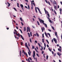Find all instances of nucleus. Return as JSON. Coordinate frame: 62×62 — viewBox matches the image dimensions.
<instances>
[{"label": "nucleus", "instance_id": "nucleus-1", "mask_svg": "<svg viewBox=\"0 0 62 62\" xmlns=\"http://www.w3.org/2000/svg\"><path fill=\"white\" fill-rule=\"evenodd\" d=\"M38 19L39 20L40 22L41 23H41L42 22V23H43V24H44V21L43 20H42L40 19V18H38Z\"/></svg>", "mask_w": 62, "mask_h": 62}, {"label": "nucleus", "instance_id": "nucleus-2", "mask_svg": "<svg viewBox=\"0 0 62 62\" xmlns=\"http://www.w3.org/2000/svg\"><path fill=\"white\" fill-rule=\"evenodd\" d=\"M33 57L34 58V59L35 60V51H34L33 52Z\"/></svg>", "mask_w": 62, "mask_h": 62}, {"label": "nucleus", "instance_id": "nucleus-3", "mask_svg": "<svg viewBox=\"0 0 62 62\" xmlns=\"http://www.w3.org/2000/svg\"><path fill=\"white\" fill-rule=\"evenodd\" d=\"M53 40H54V41L56 43L57 42V39L55 38H53Z\"/></svg>", "mask_w": 62, "mask_h": 62}, {"label": "nucleus", "instance_id": "nucleus-4", "mask_svg": "<svg viewBox=\"0 0 62 62\" xmlns=\"http://www.w3.org/2000/svg\"><path fill=\"white\" fill-rule=\"evenodd\" d=\"M59 48H60V49L58 48V50L59 51H60V52H61V46H60Z\"/></svg>", "mask_w": 62, "mask_h": 62}, {"label": "nucleus", "instance_id": "nucleus-5", "mask_svg": "<svg viewBox=\"0 0 62 62\" xmlns=\"http://www.w3.org/2000/svg\"><path fill=\"white\" fill-rule=\"evenodd\" d=\"M25 45L26 47H27V48H28V49H29V47H28V46H27V43L26 42L25 43Z\"/></svg>", "mask_w": 62, "mask_h": 62}, {"label": "nucleus", "instance_id": "nucleus-6", "mask_svg": "<svg viewBox=\"0 0 62 62\" xmlns=\"http://www.w3.org/2000/svg\"><path fill=\"white\" fill-rule=\"evenodd\" d=\"M20 6L21 7V8H22L23 10V4H21Z\"/></svg>", "mask_w": 62, "mask_h": 62}, {"label": "nucleus", "instance_id": "nucleus-7", "mask_svg": "<svg viewBox=\"0 0 62 62\" xmlns=\"http://www.w3.org/2000/svg\"><path fill=\"white\" fill-rule=\"evenodd\" d=\"M16 35L17 36H18V37H20V34L19 33H18V34H17V33H16Z\"/></svg>", "mask_w": 62, "mask_h": 62}, {"label": "nucleus", "instance_id": "nucleus-8", "mask_svg": "<svg viewBox=\"0 0 62 62\" xmlns=\"http://www.w3.org/2000/svg\"><path fill=\"white\" fill-rule=\"evenodd\" d=\"M27 28H28V30H29V32H30V27H27Z\"/></svg>", "mask_w": 62, "mask_h": 62}, {"label": "nucleus", "instance_id": "nucleus-9", "mask_svg": "<svg viewBox=\"0 0 62 62\" xmlns=\"http://www.w3.org/2000/svg\"><path fill=\"white\" fill-rule=\"evenodd\" d=\"M41 29L42 30V32H43V30H45V28H44V27H43V28H42Z\"/></svg>", "mask_w": 62, "mask_h": 62}, {"label": "nucleus", "instance_id": "nucleus-10", "mask_svg": "<svg viewBox=\"0 0 62 62\" xmlns=\"http://www.w3.org/2000/svg\"><path fill=\"white\" fill-rule=\"evenodd\" d=\"M19 55L20 56H21V55H22V51H20Z\"/></svg>", "mask_w": 62, "mask_h": 62}, {"label": "nucleus", "instance_id": "nucleus-11", "mask_svg": "<svg viewBox=\"0 0 62 62\" xmlns=\"http://www.w3.org/2000/svg\"><path fill=\"white\" fill-rule=\"evenodd\" d=\"M21 39H22L23 40H24V38H23V36L22 35H21Z\"/></svg>", "mask_w": 62, "mask_h": 62}, {"label": "nucleus", "instance_id": "nucleus-12", "mask_svg": "<svg viewBox=\"0 0 62 62\" xmlns=\"http://www.w3.org/2000/svg\"><path fill=\"white\" fill-rule=\"evenodd\" d=\"M44 9L45 11V12L46 14H47V11H47V10H46V9H45V8H44Z\"/></svg>", "mask_w": 62, "mask_h": 62}, {"label": "nucleus", "instance_id": "nucleus-13", "mask_svg": "<svg viewBox=\"0 0 62 62\" xmlns=\"http://www.w3.org/2000/svg\"><path fill=\"white\" fill-rule=\"evenodd\" d=\"M47 16H48V17L49 18H50V15H49V12H48V11H47Z\"/></svg>", "mask_w": 62, "mask_h": 62}, {"label": "nucleus", "instance_id": "nucleus-14", "mask_svg": "<svg viewBox=\"0 0 62 62\" xmlns=\"http://www.w3.org/2000/svg\"><path fill=\"white\" fill-rule=\"evenodd\" d=\"M28 54L30 56V55H31V53H30L29 52H28Z\"/></svg>", "mask_w": 62, "mask_h": 62}, {"label": "nucleus", "instance_id": "nucleus-15", "mask_svg": "<svg viewBox=\"0 0 62 62\" xmlns=\"http://www.w3.org/2000/svg\"><path fill=\"white\" fill-rule=\"evenodd\" d=\"M26 30V27H25L24 28V31H25Z\"/></svg>", "mask_w": 62, "mask_h": 62}, {"label": "nucleus", "instance_id": "nucleus-16", "mask_svg": "<svg viewBox=\"0 0 62 62\" xmlns=\"http://www.w3.org/2000/svg\"><path fill=\"white\" fill-rule=\"evenodd\" d=\"M7 3L8 4V7H9V6H10V3H8V2H7Z\"/></svg>", "mask_w": 62, "mask_h": 62}, {"label": "nucleus", "instance_id": "nucleus-17", "mask_svg": "<svg viewBox=\"0 0 62 62\" xmlns=\"http://www.w3.org/2000/svg\"><path fill=\"white\" fill-rule=\"evenodd\" d=\"M35 10L36 12H37V13H38V11H37V7H35Z\"/></svg>", "mask_w": 62, "mask_h": 62}, {"label": "nucleus", "instance_id": "nucleus-18", "mask_svg": "<svg viewBox=\"0 0 62 62\" xmlns=\"http://www.w3.org/2000/svg\"><path fill=\"white\" fill-rule=\"evenodd\" d=\"M37 24H38V25H40V24H39V22H38V21H37Z\"/></svg>", "mask_w": 62, "mask_h": 62}, {"label": "nucleus", "instance_id": "nucleus-19", "mask_svg": "<svg viewBox=\"0 0 62 62\" xmlns=\"http://www.w3.org/2000/svg\"><path fill=\"white\" fill-rule=\"evenodd\" d=\"M17 7H18V8H20V6H19V3H17Z\"/></svg>", "mask_w": 62, "mask_h": 62}, {"label": "nucleus", "instance_id": "nucleus-20", "mask_svg": "<svg viewBox=\"0 0 62 62\" xmlns=\"http://www.w3.org/2000/svg\"><path fill=\"white\" fill-rule=\"evenodd\" d=\"M38 45L39 46V47H41V45H40V44L39 43H38Z\"/></svg>", "mask_w": 62, "mask_h": 62}, {"label": "nucleus", "instance_id": "nucleus-21", "mask_svg": "<svg viewBox=\"0 0 62 62\" xmlns=\"http://www.w3.org/2000/svg\"><path fill=\"white\" fill-rule=\"evenodd\" d=\"M53 4H56V2L55 1H53Z\"/></svg>", "mask_w": 62, "mask_h": 62}, {"label": "nucleus", "instance_id": "nucleus-22", "mask_svg": "<svg viewBox=\"0 0 62 62\" xmlns=\"http://www.w3.org/2000/svg\"><path fill=\"white\" fill-rule=\"evenodd\" d=\"M54 13L55 14H56V15L57 14V13H56V12L55 11V10H54Z\"/></svg>", "mask_w": 62, "mask_h": 62}, {"label": "nucleus", "instance_id": "nucleus-23", "mask_svg": "<svg viewBox=\"0 0 62 62\" xmlns=\"http://www.w3.org/2000/svg\"><path fill=\"white\" fill-rule=\"evenodd\" d=\"M44 24L45 25V26L46 27H47V24H46L45 23H44Z\"/></svg>", "mask_w": 62, "mask_h": 62}, {"label": "nucleus", "instance_id": "nucleus-24", "mask_svg": "<svg viewBox=\"0 0 62 62\" xmlns=\"http://www.w3.org/2000/svg\"><path fill=\"white\" fill-rule=\"evenodd\" d=\"M57 54L58 55H59V56H60V53H59V52L57 53Z\"/></svg>", "mask_w": 62, "mask_h": 62}, {"label": "nucleus", "instance_id": "nucleus-25", "mask_svg": "<svg viewBox=\"0 0 62 62\" xmlns=\"http://www.w3.org/2000/svg\"><path fill=\"white\" fill-rule=\"evenodd\" d=\"M47 35H49V37H51V35L50 33H47Z\"/></svg>", "mask_w": 62, "mask_h": 62}, {"label": "nucleus", "instance_id": "nucleus-26", "mask_svg": "<svg viewBox=\"0 0 62 62\" xmlns=\"http://www.w3.org/2000/svg\"><path fill=\"white\" fill-rule=\"evenodd\" d=\"M54 8L55 9H56V6H54Z\"/></svg>", "mask_w": 62, "mask_h": 62}, {"label": "nucleus", "instance_id": "nucleus-27", "mask_svg": "<svg viewBox=\"0 0 62 62\" xmlns=\"http://www.w3.org/2000/svg\"><path fill=\"white\" fill-rule=\"evenodd\" d=\"M42 42L43 43H44V39L43 38L42 39Z\"/></svg>", "mask_w": 62, "mask_h": 62}, {"label": "nucleus", "instance_id": "nucleus-28", "mask_svg": "<svg viewBox=\"0 0 62 62\" xmlns=\"http://www.w3.org/2000/svg\"><path fill=\"white\" fill-rule=\"evenodd\" d=\"M42 38H44V33H43L42 34Z\"/></svg>", "mask_w": 62, "mask_h": 62}, {"label": "nucleus", "instance_id": "nucleus-29", "mask_svg": "<svg viewBox=\"0 0 62 62\" xmlns=\"http://www.w3.org/2000/svg\"><path fill=\"white\" fill-rule=\"evenodd\" d=\"M36 34L37 36V37H39V35L37 33H36Z\"/></svg>", "mask_w": 62, "mask_h": 62}, {"label": "nucleus", "instance_id": "nucleus-30", "mask_svg": "<svg viewBox=\"0 0 62 62\" xmlns=\"http://www.w3.org/2000/svg\"><path fill=\"white\" fill-rule=\"evenodd\" d=\"M52 28L53 29V30H55V29H54V27H53L52 26Z\"/></svg>", "mask_w": 62, "mask_h": 62}, {"label": "nucleus", "instance_id": "nucleus-31", "mask_svg": "<svg viewBox=\"0 0 62 62\" xmlns=\"http://www.w3.org/2000/svg\"><path fill=\"white\" fill-rule=\"evenodd\" d=\"M32 49H34L35 48V47L34 46H32Z\"/></svg>", "mask_w": 62, "mask_h": 62}, {"label": "nucleus", "instance_id": "nucleus-32", "mask_svg": "<svg viewBox=\"0 0 62 62\" xmlns=\"http://www.w3.org/2000/svg\"><path fill=\"white\" fill-rule=\"evenodd\" d=\"M14 30L16 32V33H17V30H16V29H14Z\"/></svg>", "mask_w": 62, "mask_h": 62}, {"label": "nucleus", "instance_id": "nucleus-33", "mask_svg": "<svg viewBox=\"0 0 62 62\" xmlns=\"http://www.w3.org/2000/svg\"><path fill=\"white\" fill-rule=\"evenodd\" d=\"M45 35L46 36V38H49V37H48V35H47V34H46Z\"/></svg>", "mask_w": 62, "mask_h": 62}, {"label": "nucleus", "instance_id": "nucleus-34", "mask_svg": "<svg viewBox=\"0 0 62 62\" xmlns=\"http://www.w3.org/2000/svg\"><path fill=\"white\" fill-rule=\"evenodd\" d=\"M28 8L29 9H30V7H29V5H28Z\"/></svg>", "mask_w": 62, "mask_h": 62}, {"label": "nucleus", "instance_id": "nucleus-35", "mask_svg": "<svg viewBox=\"0 0 62 62\" xmlns=\"http://www.w3.org/2000/svg\"><path fill=\"white\" fill-rule=\"evenodd\" d=\"M49 21L50 23H52V20H49Z\"/></svg>", "mask_w": 62, "mask_h": 62}, {"label": "nucleus", "instance_id": "nucleus-36", "mask_svg": "<svg viewBox=\"0 0 62 62\" xmlns=\"http://www.w3.org/2000/svg\"><path fill=\"white\" fill-rule=\"evenodd\" d=\"M19 30L21 32L22 34H23V32H22V30H21V29H20Z\"/></svg>", "mask_w": 62, "mask_h": 62}, {"label": "nucleus", "instance_id": "nucleus-37", "mask_svg": "<svg viewBox=\"0 0 62 62\" xmlns=\"http://www.w3.org/2000/svg\"><path fill=\"white\" fill-rule=\"evenodd\" d=\"M30 42H31V43H32V40H31V39L30 38Z\"/></svg>", "mask_w": 62, "mask_h": 62}, {"label": "nucleus", "instance_id": "nucleus-38", "mask_svg": "<svg viewBox=\"0 0 62 62\" xmlns=\"http://www.w3.org/2000/svg\"><path fill=\"white\" fill-rule=\"evenodd\" d=\"M30 35H31V37H32V32H30Z\"/></svg>", "mask_w": 62, "mask_h": 62}, {"label": "nucleus", "instance_id": "nucleus-39", "mask_svg": "<svg viewBox=\"0 0 62 62\" xmlns=\"http://www.w3.org/2000/svg\"><path fill=\"white\" fill-rule=\"evenodd\" d=\"M27 49H29V52L30 53H31V51H30V49H29V48H27Z\"/></svg>", "mask_w": 62, "mask_h": 62}, {"label": "nucleus", "instance_id": "nucleus-40", "mask_svg": "<svg viewBox=\"0 0 62 62\" xmlns=\"http://www.w3.org/2000/svg\"><path fill=\"white\" fill-rule=\"evenodd\" d=\"M27 49H29V52L30 53H31V51H30V49H29V48H27Z\"/></svg>", "mask_w": 62, "mask_h": 62}, {"label": "nucleus", "instance_id": "nucleus-41", "mask_svg": "<svg viewBox=\"0 0 62 62\" xmlns=\"http://www.w3.org/2000/svg\"><path fill=\"white\" fill-rule=\"evenodd\" d=\"M46 41L47 42L48 44H49V41H48L47 39L46 40Z\"/></svg>", "mask_w": 62, "mask_h": 62}, {"label": "nucleus", "instance_id": "nucleus-42", "mask_svg": "<svg viewBox=\"0 0 62 62\" xmlns=\"http://www.w3.org/2000/svg\"><path fill=\"white\" fill-rule=\"evenodd\" d=\"M48 50H49L50 51V52H51L52 51V50L50 49V48H48Z\"/></svg>", "mask_w": 62, "mask_h": 62}, {"label": "nucleus", "instance_id": "nucleus-43", "mask_svg": "<svg viewBox=\"0 0 62 62\" xmlns=\"http://www.w3.org/2000/svg\"><path fill=\"white\" fill-rule=\"evenodd\" d=\"M44 45L45 47V48H46V44H45V43H44Z\"/></svg>", "mask_w": 62, "mask_h": 62}, {"label": "nucleus", "instance_id": "nucleus-44", "mask_svg": "<svg viewBox=\"0 0 62 62\" xmlns=\"http://www.w3.org/2000/svg\"><path fill=\"white\" fill-rule=\"evenodd\" d=\"M29 59L31 60V61H32V59L30 57L29 58Z\"/></svg>", "mask_w": 62, "mask_h": 62}, {"label": "nucleus", "instance_id": "nucleus-45", "mask_svg": "<svg viewBox=\"0 0 62 62\" xmlns=\"http://www.w3.org/2000/svg\"><path fill=\"white\" fill-rule=\"evenodd\" d=\"M48 55H47L46 56V59L47 60L48 59Z\"/></svg>", "mask_w": 62, "mask_h": 62}, {"label": "nucleus", "instance_id": "nucleus-46", "mask_svg": "<svg viewBox=\"0 0 62 62\" xmlns=\"http://www.w3.org/2000/svg\"><path fill=\"white\" fill-rule=\"evenodd\" d=\"M55 36H57V32H55Z\"/></svg>", "mask_w": 62, "mask_h": 62}, {"label": "nucleus", "instance_id": "nucleus-47", "mask_svg": "<svg viewBox=\"0 0 62 62\" xmlns=\"http://www.w3.org/2000/svg\"><path fill=\"white\" fill-rule=\"evenodd\" d=\"M37 9L39 11V10H40V9L38 7H37Z\"/></svg>", "mask_w": 62, "mask_h": 62}, {"label": "nucleus", "instance_id": "nucleus-48", "mask_svg": "<svg viewBox=\"0 0 62 62\" xmlns=\"http://www.w3.org/2000/svg\"><path fill=\"white\" fill-rule=\"evenodd\" d=\"M20 20H21V21H23L22 18L21 17H20Z\"/></svg>", "mask_w": 62, "mask_h": 62}, {"label": "nucleus", "instance_id": "nucleus-49", "mask_svg": "<svg viewBox=\"0 0 62 62\" xmlns=\"http://www.w3.org/2000/svg\"><path fill=\"white\" fill-rule=\"evenodd\" d=\"M45 1L46 2V3H47V4H48V1L47 0H45Z\"/></svg>", "mask_w": 62, "mask_h": 62}, {"label": "nucleus", "instance_id": "nucleus-50", "mask_svg": "<svg viewBox=\"0 0 62 62\" xmlns=\"http://www.w3.org/2000/svg\"><path fill=\"white\" fill-rule=\"evenodd\" d=\"M23 44V43L22 42H21V45L22 46Z\"/></svg>", "mask_w": 62, "mask_h": 62}, {"label": "nucleus", "instance_id": "nucleus-51", "mask_svg": "<svg viewBox=\"0 0 62 62\" xmlns=\"http://www.w3.org/2000/svg\"><path fill=\"white\" fill-rule=\"evenodd\" d=\"M60 12H62V9H61V8H60Z\"/></svg>", "mask_w": 62, "mask_h": 62}, {"label": "nucleus", "instance_id": "nucleus-52", "mask_svg": "<svg viewBox=\"0 0 62 62\" xmlns=\"http://www.w3.org/2000/svg\"><path fill=\"white\" fill-rule=\"evenodd\" d=\"M14 9L15 10V11H17V10L15 8H14Z\"/></svg>", "mask_w": 62, "mask_h": 62}, {"label": "nucleus", "instance_id": "nucleus-53", "mask_svg": "<svg viewBox=\"0 0 62 62\" xmlns=\"http://www.w3.org/2000/svg\"><path fill=\"white\" fill-rule=\"evenodd\" d=\"M27 54V53H25V52H24V54H25L26 55V54Z\"/></svg>", "mask_w": 62, "mask_h": 62}, {"label": "nucleus", "instance_id": "nucleus-54", "mask_svg": "<svg viewBox=\"0 0 62 62\" xmlns=\"http://www.w3.org/2000/svg\"><path fill=\"white\" fill-rule=\"evenodd\" d=\"M48 31H50V32H51V30L50 29H48Z\"/></svg>", "mask_w": 62, "mask_h": 62}, {"label": "nucleus", "instance_id": "nucleus-55", "mask_svg": "<svg viewBox=\"0 0 62 62\" xmlns=\"http://www.w3.org/2000/svg\"><path fill=\"white\" fill-rule=\"evenodd\" d=\"M21 23L22 26L23 25V23L22 22H21Z\"/></svg>", "mask_w": 62, "mask_h": 62}, {"label": "nucleus", "instance_id": "nucleus-56", "mask_svg": "<svg viewBox=\"0 0 62 62\" xmlns=\"http://www.w3.org/2000/svg\"><path fill=\"white\" fill-rule=\"evenodd\" d=\"M50 1L52 3H53V0H50Z\"/></svg>", "mask_w": 62, "mask_h": 62}, {"label": "nucleus", "instance_id": "nucleus-57", "mask_svg": "<svg viewBox=\"0 0 62 62\" xmlns=\"http://www.w3.org/2000/svg\"><path fill=\"white\" fill-rule=\"evenodd\" d=\"M39 12L41 14H42V13L41 12V11H40V10H39Z\"/></svg>", "mask_w": 62, "mask_h": 62}, {"label": "nucleus", "instance_id": "nucleus-58", "mask_svg": "<svg viewBox=\"0 0 62 62\" xmlns=\"http://www.w3.org/2000/svg\"><path fill=\"white\" fill-rule=\"evenodd\" d=\"M28 60L29 62H30V60H29V58H28Z\"/></svg>", "mask_w": 62, "mask_h": 62}, {"label": "nucleus", "instance_id": "nucleus-59", "mask_svg": "<svg viewBox=\"0 0 62 62\" xmlns=\"http://www.w3.org/2000/svg\"><path fill=\"white\" fill-rule=\"evenodd\" d=\"M43 53H44V51H42V54H43Z\"/></svg>", "mask_w": 62, "mask_h": 62}, {"label": "nucleus", "instance_id": "nucleus-60", "mask_svg": "<svg viewBox=\"0 0 62 62\" xmlns=\"http://www.w3.org/2000/svg\"><path fill=\"white\" fill-rule=\"evenodd\" d=\"M25 8H26L28 9V8H27V6H25Z\"/></svg>", "mask_w": 62, "mask_h": 62}, {"label": "nucleus", "instance_id": "nucleus-61", "mask_svg": "<svg viewBox=\"0 0 62 62\" xmlns=\"http://www.w3.org/2000/svg\"><path fill=\"white\" fill-rule=\"evenodd\" d=\"M52 52L53 54H54V52L52 51Z\"/></svg>", "mask_w": 62, "mask_h": 62}, {"label": "nucleus", "instance_id": "nucleus-62", "mask_svg": "<svg viewBox=\"0 0 62 62\" xmlns=\"http://www.w3.org/2000/svg\"><path fill=\"white\" fill-rule=\"evenodd\" d=\"M16 29H18V26H16Z\"/></svg>", "mask_w": 62, "mask_h": 62}, {"label": "nucleus", "instance_id": "nucleus-63", "mask_svg": "<svg viewBox=\"0 0 62 62\" xmlns=\"http://www.w3.org/2000/svg\"><path fill=\"white\" fill-rule=\"evenodd\" d=\"M55 55H56V53H55L54 54V56H55Z\"/></svg>", "mask_w": 62, "mask_h": 62}, {"label": "nucleus", "instance_id": "nucleus-64", "mask_svg": "<svg viewBox=\"0 0 62 62\" xmlns=\"http://www.w3.org/2000/svg\"><path fill=\"white\" fill-rule=\"evenodd\" d=\"M33 4L34 6H35V4L34 3H33Z\"/></svg>", "mask_w": 62, "mask_h": 62}]
</instances>
